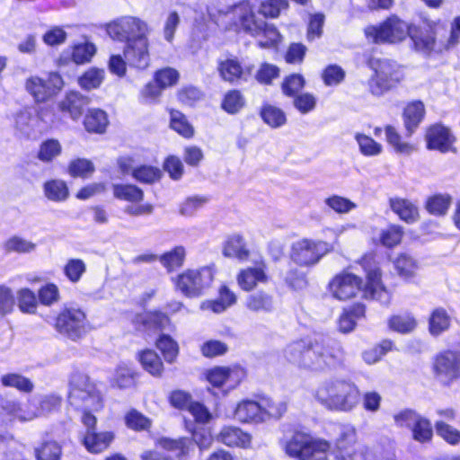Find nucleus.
<instances>
[{
	"mask_svg": "<svg viewBox=\"0 0 460 460\" xmlns=\"http://www.w3.org/2000/svg\"><path fill=\"white\" fill-rule=\"evenodd\" d=\"M282 355L298 368L326 373L344 366L346 351L340 341L305 336L289 342Z\"/></svg>",
	"mask_w": 460,
	"mask_h": 460,
	"instance_id": "nucleus-1",
	"label": "nucleus"
},
{
	"mask_svg": "<svg viewBox=\"0 0 460 460\" xmlns=\"http://www.w3.org/2000/svg\"><path fill=\"white\" fill-rule=\"evenodd\" d=\"M327 290L332 298L341 302L353 300L358 296L363 300L376 301L388 294L383 281V270L378 266L367 271V279L348 270H342L330 279Z\"/></svg>",
	"mask_w": 460,
	"mask_h": 460,
	"instance_id": "nucleus-2",
	"label": "nucleus"
},
{
	"mask_svg": "<svg viewBox=\"0 0 460 460\" xmlns=\"http://www.w3.org/2000/svg\"><path fill=\"white\" fill-rule=\"evenodd\" d=\"M108 35L116 40L125 41L124 55L129 66L145 69L149 66V26L136 16H121L107 24Z\"/></svg>",
	"mask_w": 460,
	"mask_h": 460,
	"instance_id": "nucleus-3",
	"label": "nucleus"
},
{
	"mask_svg": "<svg viewBox=\"0 0 460 460\" xmlns=\"http://www.w3.org/2000/svg\"><path fill=\"white\" fill-rule=\"evenodd\" d=\"M69 402L72 405L82 409V422L87 430H95L96 417L93 412L103 407L102 398L96 385L88 376L75 374L70 381Z\"/></svg>",
	"mask_w": 460,
	"mask_h": 460,
	"instance_id": "nucleus-4",
	"label": "nucleus"
},
{
	"mask_svg": "<svg viewBox=\"0 0 460 460\" xmlns=\"http://www.w3.org/2000/svg\"><path fill=\"white\" fill-rule=\"evenodd\" d=\"M441 30L446 31V26L440 19L423 17L420 24L409 22L407 38L411 40V49L428 58L446 54L443 37H439Z\"/></svg>",
	"mask_w": 460,
	"mask_h": 460,
	"instance_id": "nucleus-5",
	"label": "nucleus"
},
{
	"mask_svg": "<svg viewBox=\"0 0 460 460\" xmlns=\"http://www.w3.org/2000/svg\"><path fill=\"white\" fill-rule=\"evenodd\" d=\"M359 390L352 382L335 379L321 384L314 392L315 400L329 411H349L357 404Z\"/></svg>",
	"mask_w": 460,
	"mask_h": 460,
	"instance_id": "nucleus-6",
	"label": "nucleus"
},
{
	"mask_svg": "<svg viewBox=\"0 0 460 460\" xmlns=\"http://www.w3.org/2000/svg\"><path fill=\"white\" fill-rule=\"evenodd\" d=\"M332 444L325 438L313 436L303 429H295L285 442L284 451L296 460H315L328 457Z\"/></svg>",
	"mask_w": 460,
	"mask_h": 460,
	"instance_id": "nucleus-7",
	"label": "nucleus"
},
{
	"mask_svg": "<svg viewBox=\"0 0 460 460\" xmlns=\"http://www.w3.org/2000/svg\"><path fill=\"white\" fill-rule=\"evenodd\" d=\"M60 403L61 398L55 394L46 395L37 402H30L25 409L15 402H7L3 407L2 421H30L56 410Z\"/></svg>",
	"mask_w": 460,
	"mask_h": 460,
	"instance_id": "nucleus-8",
	"label": "nucleus"
},
{
	"mask_svg": "<svg viewBox=\"0 0 460 460\" xmlns=\"http://www.w3.org/2000/svg\"><path fill=\"white\" fill-rule=\"evenodd\" d=\"M409 22L397 14H390L377 24L364 29L366 38L375 44H399L408 36Z\"/></svg>",
	"mask_w": 460,
	"mask_h": 460,
	"instance_id": "nucleus-9",
	"label": "nucleus"
},
{
	"mask_svg": "<svg viewBox=\"0 0 460 460\" xmlns=\"http://www.w3.org/2000/svg\"><path fill=\"white\" fill-rule=\"evenodd\" d=\"M214 270L203 267L197 270H187L173 279L178 291L188 297H198L208 289L214 280Z\"/></svg>",
	"mask_w": 460,
	"mask_h": 460,
	"instance_id": "nucleus-10",
	"label": "nucleus"
},
{
	"mask_svg": "<svg viewBox=\"0 0 460 460\" xmlns=\"http://www.w3.org/2000/svg\"><path fill=\"white\" fill-rule=\"evenodd\" d=\"M330 251V244L324 241L302 238L291 244L289 258L299 267H312Z\"/></svg>",
	"mask_w": 460,
	"mask_h": 460,
	"instance_id": "nucleus-11",
	"label": "nucleus"
},
{
	"mask_svg": "<svg viewBox=\"0 0 460 460\" xmlns=\"http://www.w3.org/2000/svg\"><path fill=\"white\" fill-rule=\"evenodd\" d=\"M63 87V78L57 72H50L46 77L32 75L27 77L24 82L26 92L36 103L47 102L58 94Z\"/></svg>",
	"mask_w": 460,
	"mask_h": 460,
	"instance_id": "nucleus-12",
	"label": "nucleus"
},
{
	"mask_svg": "<svg viewBox=\"0 0 460 460\" xmlns=\"http://www.w3.org/2000/svg\"><path fill=\"white\" fill-rule=\"evenodd\" d=\"M431 371L443 386L449 387L460 379V352L443 349L432 358Z\"/></svg>",
	"mask_w": 460,
	"mask_h": 460,
	"instance_id": "nucleus-13",
	"label": "nucleus"
},
{
	"mask_svg": "<svg viewBox=\"0 0 460 460\" xmlns=\"http://www.w3.org/2000/svg\"><path fill=\"white\" fill-rule=\"evenodd\" d=\"M56 329L71 340L81 338L88 329L84 312L75 306L65 307L57 317Z\"/></svg>",
	"mask_w": 460,
	"mask_h": 460,
	"instance_id": "nucleus-14",
	"label": "nucleus"
},
{
	"mask_svg": "<svg viewBox=\"0 0 460 460\" xmlns=\"http://www.w3.org/2000/svg\"><path fill=\"white\" fill-rule=\"evenodd\" d=\"M402 79L403 75L399 67L386 62L369 78V92L373 95L380 96L399 84Z\"/></svg>",
	"mask_w": 460,
	"mask_h": 460,
	"instance_id": "nucleus-15",
	"label": "nucleus"
},
{
	"mask_svg": "<svg viewBox=\"0 0 460 460\" xmlns=\"http://www.w3.org/2000/svg\"><path fill=\"white\" fill-rule=\"evenodd\" d=\"M424 138L428 150H436L442 154L452 151L456 140L451 129L441 122L429 125L425 129Z\"/></svg>",
	"mask_w": 460,
	"mask_h": 460,
	"instance_id": "nucleus-16",
	"label": "nucleus"
},
{
	"mask_svg": "<svg viewBox=\"0 0 460 460\" xmlns=\"http://www.w3.org/2000/svg\"><path fill=\"white\" fill-rule=\"evenodd\" d=\"M262 22V20L257 18L252 5L248 1L232 5V25H234L237 31L255 38Z\"/></svg>",
	"mask_w": 460,
	"mask_h": 460,
	"instance_id": "nucleus-17",
	"label": "nucleus"
},
{
	"mask_svg": "<svg viewBox=\"0 0 460 460\" xmlns=\"http://www.w3.org/2000/svg\"><path fill=\"white\" fill-rule=\"evenodd\" d=\"M335 460H353L358 453L357 433L354 428L341 426L332 451Z\"/></svg>",
	"mask_w": 460,
	"mask_h": 460,
	"instance_id": "nucleus-18",
	"label": "nucleus"
},
{
	"mask_svg": "<svg viewBox=\"0 0 460 460\" xmlns=\"http://www.w3.org/2000/svg\"><path fill=\"white\" fill-rule=\"evenodd\" d=\"M268 267L263 260L256 261L253 266L243 269L237 275L236 279L240 288L244 291H252L258 283L269 281Z\"/></svg>",
	"mask_w": 460,
	"mask_h": 460,
	"instance_id": "nucleus-19",
	"label": "nucleus"
},
{
	"mask_svg": "<svg viewBox=\"0 0 460 460\" xmlns=\"http://www.w3.org/2000/svg\"><path fill=\"white\" fill-rule=\"evenodd\" d=\"M426 107L421 100L407 102L402 111V119L406 137H411L424 121Z\"/></svg>",
	"mask_w": 460,
	"mask_h": 460,
	"instance_id": "nucleus-20",
	"label": "nucleus"
},
{
	"mask_svg": "<svg viewBox=\"0 0 460 460\" xmlns=\"http://www.w3.org/2000/svg\"><path fill=\"white\" fill-rule=\"evenodd\" d=\"M234 416L242 423H263L261 415L260 394H255L252 398H245L237 402L234 410Z\"/></svg>",
	"mask_w": 460,
	"mask_h": 460,
	"instance_id": "nucleus-21",
	"label": "nucleus"
},
{
	"mask_svg": "<svg viewBox=\"0 0 460 460\" xmlns=\"http://www.w3.org/2000/svg\"><path fill=\"white\" fill-rule=\"evenodd\" d=\"M366 313L367 305L361 301L344 306L337 320L339 332L347 334L354 331L358 321L366 317Z\"/></svg>",
	"mask_w": 460,
	"mask_h": 460,
	"instance_id": "nucleus-22",
	"label": "nucleus"
},
{
	"mask_svg": "<svg viewBox=\"0 0 460 460\" xmlns=\"http://www.w3.org/2000/svg\"><path fill=\"white\" fill-rule=\"evenodd\" d=\"M89 104V98L79 92L71 91L66 93L64 98L58 103L60 112L67 114L73 120H78L85 106Z\"/></svg>",
	"mask_w": 460,
	"mask_h": 460,
	"instance_id": "nucleus-23",
	"label": "nucleus"
},
{
	"mask_svg": "<svg viewBox=\"0 0 460 460\" xmlns=\"http://www.w3.org/2000/svg\"><path fill=\"white\" fill-rule=\"evenodd\" d=\"M454 309L448 310L443 306L434 307L428 318V331L433 337H438L447 332L452 325Z\"/></svg>",
	"mask_w": 460,
	"mask_h": 460,
	"instance_id": "nucleus-24",
	"label": "nucleus"
},
{
	"mask_svg": "<svg viewBox=\"0 0 460 460\" xmlns=\"http://www.w3.org/2000/svg\"><path fill=\"white\" fill-rule=\"evenodd\" d=\"M391 210L406 224L411 225L419 221L420 215L418 206L411 200L400 197L389 199Z\"/></svg>",
	"mask_w": 460,
	"mask_h": 460,
	"instance_id": "nucleus-25",
	"label": "nucleus"
},
{
	"mask_svg": "<svg viewBox=\"0 0 460 460\" xmlns=\"http://www.w3.org/2000/svg\"><path fill=\"white\" fill-rule=\"evenodd\" d=\"M260 394L261 415L263 423L270 420H279L284 417L288 411V402L286 401L275 400L269 394Z\"/></svg>",
	"mask_w": 460,
	"mask_h": 460,
	"instance_id": "nucleus-26",
	"label": "nucleus"
},
{
	"mask_svg": "<svg viewBox=\"0 0 460 460\" xmlns=\"http://www.w3.org/2000/svg\"><path fill=\"white\" fill-rule=\"evenodd\" d=\"M134 323L143 332L163 331L170 325V319L161 312L149 311L136 315Z\"/></svg>",
	"mask_w": 460,
	"mask_h": 460,
	"instance_id": "nucleus-27",
	"label": "nucleus"
},
{
	"mask_svg": "<svg viewBox=\"0 0 460 460\" xmlns=\"http://www.w3.org/2000/svg\"><path fill=\"white\" fill-rule=\"evenodd\" d=\"M393 266L399 278L406 283L413 282L418 275L419 263L408 252H399L393 260Z\"/></svg>",
	"mask_w": 460,
	"mask_h": 460,
	"instance_id": "nucleus-28",
	"label": "nucleus"
},
{
	"mask_svg": "<svg viewBox=\"0 0 460 460\" xmlns=\"http://www.w3.org/2000/svg\"><path fill=\"white\" fill-rule=\"evenodd\" d=\"M137 359L142 368L154 377H161L164 366L160 356L152 349H145L137 353Z\"/></svg>",
	"mask_w": 460,
	"mask_h": 460,
	"instance_id": "nucleus-29",
	"label": "nucleus"
},
{
	"mask_svg": "<svg viewBox=\"0 0 460 460\" xmlns=\"http://www.w3.org/2000/svg\"><path fill=\"white\" fill-rule=\"evenodd\" d=\"M113 439L114 434L111 431L87 430L83 438V444L90 453L97 454L105 450Z\"/></svg>",
	"mask_w": 460,
	"mask_h": 460,
	"instance_id": "nucleus-30",
	"label": "nucleus"
},
{
	"mask_svg": "<svg viewBox=\"0 0 460 460\" xmlns=\"http://www.w3.org/2000/svg\"><path fill=\"white\" fill-rule=\"evenodd\" d=\"M388 328L400 334L413 332L418 326V320L411 312L392 314L387 320Z\"/></svg>",
	"mask_w": 460,
	"mask_h": 460,
	"instance_id": "nucleus-31",
	"label": "nucleus"
},
{
	"mask_svg": "<svg viewBox=\"0 0 460 460\" xmlns=\"http://www.w3.org/2000/svg\"><path fill=\"white\" fill-rule=\"evenodd\" d=\"M39 124V118L34 115L32 109L26 108L19 111L14 119L17 132L25 137L35 135Z\"/></svg>",
	"mask_w": 460,
	"mask_h": 460,
	"instance_id": "nucleus-32",
	"label": "nucleus"
},
{
	"mask_svg": "<svg viewBox=\"0 0 460 460\" xmlns=\"http://www.w3.org/2000/svg\"><path fill=\"white\" fill-rule=\"evenodd\" d=\"M453 198L448 193H433L427 197L424 202V208L429 215L435 217H444L447 214Z\"/></svg>",
	"mask_w": 460,
	"mask_h": 460,
	"instance_id": "nucleus-33",
	"label": "nucleus"
},
{
	"mask_svg": "<svg viewBox=\"0 0 460 460\" xmlns=\"http://www.w3.org/2000/svg\"><path fill=\"white\" fill-rule=\"evenodd\" d=\"M259 115L262 121L271 128H278L287 123L285 111L270 102H263L260 108Z\"/></svg>",
	"mask_w": 460,
	"mask_h": 460,
	"instance_id": "nucleus-34",
	"label": "nucleus"
},
{
	"mask_svg": "<svg viewBox=\"0 0 460 460\" xmlns=\"http://www.w3.org/2000/svg\"><path fill=\"white\" fill-rule=\"evenodd\" d=\"M404 229L402 226L389 224L380 231L378 241L376 243L392 250L402 243Z\"/></svg>",
	"mask_w": 460,
	"mask_h": 460,
	"instance_id": "nucleus-35",
	"label": "nucleus"
},
{
	"mask_svg": "<svg viewBox=\"0 0 460 460\" xmlns=\"http://www.w3.org/2000/svg\"><path fill=\"white\" fill-rule=\"evenodd\" d=\"M110 381L113 386L121 389L129 388L135 385L136 372L129 365L120 363L114 369Z\"/></svg>",
	"mask_w": 460,
	"mask_h": 460,
	"instance_id": "nucleus-36",
	"label": "nucleus"
},
{
	"mask_svg": "<svg viewBox=\"0 0 460 460\" xmlns=\"http://www.w3.org/2000/svg\"><path fill=\"white\" fill-rule=\"evenodd\" d=\"M411 432L412 439L420 444L430 443L434 435L431 421L421 414L411 426Z\"/></svg>",
	"mask_w": 460,
	"mask_h": 460,
	"instance_id": "nucleus-37",
	"label": "nucleus"
},
{
	"mask_svg": "<svg viewBox=\"0 0 460 460\" xmlns=\"http://www.w3.org/2000/svg\"><path fill=\"white\" fill-rule=\"evenodd\" d=\"M2 249L5 253L26 254L34 252L37 244L20 235H12L4 241Z\"/></svg>",
	"mask_w": 460,
	"mask_h": 460,
	"instance_id": "nucleus-38",
	"label": "nucleus"
},
{
	"mask_svg": "<svg viewBox=\"0 0 460 460\" xmlns=\"http://www.w3.org/2000/svg\"><path fill=\"white\" fill-rule=\"evenodd\" d=\"M84 124L88 132L103 133L109 124L106 112L101 109L88 110Z\"/></svg>",
	"mask_w": 460,
	"mask_h": 460,
	"instance_id": "nucleus-39",
	"label": "nucleus"
},
{
	"mask_svg": "<svg viewBox=\"0 0 460 460\" xmlns=\"http://www.w3.org/2000/svg\"><path fill=\"white\" fill-rule=\"evenodd\" d=\"M155 344L166 363L172 364L176 361L180 349L178 342L170 335L160 334Z\"/></svg>",
	"mask_w": 460,
	"mask_h": 460,
	"instance_id": "nucleus-40",
	"label": "nucleus"
},
{
	"mask_svg": "<svg viewBox=\"0 0 460 460\" xmlns=\"http://www.w3.org/2000/svg\"><path fill=\"white\" fill-rule=\"evenodd\" d=\"M387 143L394 149L395 152L400 154H411L415 150V146L405 142L401 133L397 128L391 125H385L384 128Z\"/></svg>",
	"mask_w": 460,
	"mask_h": 460,
	"instance_id": "nucleus-41",
	"label": "nucleus"
},
{
	"mask_svg": "<svg viewBox=\"0 0 460 460\" xmlns=\"http://www.w3.org/2000/svg\"><path fill=\"white\" fill-rule=\"evenodd\" d=\"M256 37L261 36L263 40L258 42V46L262 49H270L276 47L281 40V34L277 27L265 21L260 26Z\"/></svg>",
	"mask_w": 460,
	"mask_h": 460,
	"instance_id": "nucleus-42",
	"label": "nucleus"
},
{
	"mask_svg": "<svg viewBox=\"0 0 460 460\" xmlns=\"http://www.w3.org/2000/svg\"><path fill=\"white\" fill-rule=\"evenodd\" d=\"M112 190L114 197L118 199L137 203L144 199L143 190L133 184H114Z\"/></svg>",
	"mask_w": 460,
	"mask_h": 460,
	"instance_id": "nucleus-43",
	"label": "nucleus"
},
{
	"mask_svg": "<svg viewBox=\"0 0 460 460\" xmlns=\"http://www.w3.org/2000/svg\"><path fill=\"white\" fill-rule=\"evenodd\" d=\"M305 79L303 75L299 73H292L283 78L280 88L282 93L289 98H293L305 88Z\"/></svg>",
	"mask_w": 460,
	"mask_h": 460,
	"instance_id": "nucleus-44",
	"label": "nucleus"
},
{
	"mask_svg": "<svg viewBox=\"0 0 460 460\" xmlns=\"http://www.w3.org/2000/svg\"><path fill=\"white\" fill-rule=\"evenodd\" d=\"M289 8L288 0H262L258 12L266 19H277L283 11Z\"/></svg>",
	"mask_w": 460,
	"mask_h": 460,
	"instance_id": "nucleus-45",
	"label": "nucleus"
},
{
	"mask_svg": "<svg viewBox=\"0 0 460 460\" xmlns=\"http://www.w3.org/2000/svg\"><path fill=\"white\" fill-rule=\"evenodd\" d=\"M230 305V292L228 287L224 285L219 289V297L214 300H205L200 304L202 311H211L215 314H220L226 310Z\"/></svg>",
	"mask_w": 460,
	"mask_h": 460,
	"instance_id": "nucleus-46",
	"label": "nucleus"
},
{
	"mask_svg": "<svg viewBox=\"0 0 460 460\" xmlns=\"http://www.w3.org/2000/svg\"><path fill=\"white\" fill-rule=\"evenodd\" d=\"M45 196L56 202L66 200L69 195L66 183L62 180H51L44 184Z\"/></svg>",
	"mask_w": 460,
	"mask_h": 460,
	"instance_id": "nucleus-47",
	"label": "nucleus"
},
{
	"mask_svg": "<svg viewBox=\"0 0 460 460\" xmlns=\"http://www.w3.org/2000/svg\"><path fill=\"white\" fill-rule=\"evenodd\" d=\"M394 343L390 339H384L374 347L366 349L362 353L363 359L367 364H374L379 361L387 352L392 351Z\"/></svg>",
	"mask_w": 460,
	"mask_h": 460,
	"instance_id": "nucleus-48",
	"label": "nucleus"
},
{
	"mask_svg": "<svg viewBox=\"0 0 460 460\" xmlns=\"http://www.w3.org/2000/svg\"><path fill=\"white\" fill-rule=\"evenodd\" d=\"M246 307L252 312H270L273 308V298L270 295L260 291L248 296Z\"/></svg>",
	"mask_w": 460,
	"mask_h": 460,
	"instance_id": "nucleus-49",
	"label": "nucleus"
},
{
	"mask_svg": "<svg viewBox=\"0 0 460 460\" xmlns=\"http://www.w3.org/2000/svg\"><path fill=\"white\" fill-rule=\"evenodd\" d=\"M105 77L103 69L92 67L85 71L79 78L78 84L84 90H93L99 88Z\"/></svg>",
	"mask_w": 460,
	"mask_h": 460,
	"instance_id": "nucleus-50",
	"label": "nucleus"
},
{
	"mask_svg": "<svg viewBox=\"0 0 460 460\" xmlns=\"http://www.w3.org/2000/svg\"><path fill=\"white\" fill-rule=\"evenodd\" d=\"M325 16L323 13H311L308 16L305 37L308 42L320 39L323 34Z\"/></svg>",
	"mask_w": 460,
	"mask_h": 460,
	"instance_id": "nucleus-51",
	"label": "nucleus"
},
{
	"mask_svg": "<svg viewBox=\"0 0 460 460\" xmlns=\"http://www.w3.org/2000/svg\"><path fill=\"white\" fill-rule=\"evenodd\" d=\"M170 126L178 134L185 138H190L194 136L193 127L181 112L172 110L170 111Z\"/></svg>",
	"mask_w": 460,
	"mask_h": 460,
	"instance_id": "nucleus-52",
	"label": "nucleus"
},
{
	"mask_svg": "<svg viewBox=\"0 0 460 460\" xmlns=\"http://www.w3.org/2000/svg\"><path fill=\"white\" fill-rule=\"evenodd\" d=\"M161 176L162 171L153 165L143 164L132 171L133 179L141 183H153L159 181Z\"/></svg>",
	"mask_w": 460,
	"mask_h": 460,
	"instance_id": "nucleus-53",
	"label": "nucleus"
},
{
	"mask_svg": "<svg viewBox=\"0 0 460 460\" xmlns=\"http://www.w3.org/2000/svg\"><path fill=\"white\" fill-rule=\"evenodd\" d=\"M437 435L450 446L460 444V430L443 420H437L434 424Z\"/></svg>",
	"mask_w": 460,
	"mask_h": 460,
	"instance_id": "nucleus-54",
	"label": "nucleus"
},
{
	"mask_svg": "<svg viewBox=\"0 0 460 460\" xmlns=\"http://www.w3.org/2000/svg\"><path fill=\"white\" fill-rule=\"evenodd\" d=\"M346 77L345 70L339 65H327L321 73V78L326 86H336Z\"/></svg>",
	"mask_w": 460,
	"mask_h": 460,
	"instance_id": "nucleus-55",
	"label": "nucleus"
},
{
	"mask_svg": "<svg viewBox=\"0 0 460 460\" xmlns=\"http://www.w3.org/2000/svg\"><path fill=\"white\" fill-rule=\"evenodd\" d=\"M95 167L91 160L85 158H76L72 160L67 167V172L72 177L88 178Z\"/></svg>",
	"mask_w": 460,
	"mask_h": 460,
	"instance_id": "nucleus-56",
	"label": "nucleus"
},
{
	"mask_svg": "<svg viewBox=\"0 0 460 460\" xmlns=\"http://www.w3.org/2000/svg\"><path fill=\"white\" fill-rule=\"evenodd\" d=\"M307 48L301 42H291L284 53V60L289 65H301L304 63Z\"/></svg>",
	"mask_w": 460,
	"mask_h": 460,
	"instance_id": "nucleus-57",
	"label": "nucleus"
},
{
	"mask_svg": "<svg viewBox=\"0 0 460 460\" xmlns=\"http://www.w3.org/2000/svg\"><path fill=\"white\" fill-rule=\"evenodd\" d=\"M1 383L4 386L13 387L21 392L25 393H29L33 389V384L30 379L14 373L2 376Z\"/></svg>",
	"mask_w": 460,
	"mask_h": 460,
	"instance_id": "nucleus-58",
	"label": "nucleus"
},
{
	"mask_svg": "<svg viewBox=\"0 0 460 460\" xmlns=\"http://www.w3.org/2000/svg\"><path fill=\"white\" fill-rule=\"evenodd\" d=\"M125 423L128 429L141 431L147 430L151 427L152 421L138 411L132 409L126 413Z\"/></svg>",
	"mask_w": 460,
	"mask_h": 460,
	"instance_id": "nucleus-59",
	"label": "nucleus"
},
{
	"mask_svg": "<svg viewBox=\"0 0 460 460\" xmlns=\"http://www.w3.org/2000/svg\"><path fill=\"white\" fill-rule=\"evenodd\" d=\"M355 138L358 144L360 153L365 156H375L381 154L383 146L374 138L362 133H358Z\"/></svg>",
	"mask_w": 460,
	"mask_h": 460,
	"instance_id": "nucleus-60",
	"label": "nucleus"
},
{
	"mask_svg": "<svg viewBox=\"0 0 460 460\" xmlns=\"http://www.w3.org/2000/svg\"><path fill=\"white\" fill-rule=\"evenodd\" d=\"M62 152V146L57 139H48L44 141L38 153V158L42 162H51Z\"/></svg>",
	"mask_w": 460,
	"mask_h": 460,
	"instance_id": "nucleus-61",
	"label": "nucleus"
},
{
	"mask_svg": "<svg viewBox=\"0 0 460 460\" xmlns=\"http://www.w3.org/2000/svg\"><path fill=\"white\" fill-rule=\"evenodd\" d=\"M185 258V249L182 246H177L172 251L165 252L160 257V261L168 270L181 267Z\"/></svg>",
	"mask_w": 460,
	"mask_h": 460,
	"instance_id": "nucleus-62",
	"label": "nucleus"
},
{
	"mask_svg": "<svg viewBox=\"0 0 460 460\" xmlns=\"http://www.w3.org/2000/svg\"><path fill=\"white\" fill-rule=\"evenodd\" d=\"M18 307L24 314H34L38 302L34 292L29 288H22L17 292Z\"/></svg>",
	"mask_w": 460,
	"mask_h": 460,
	"instance_id": "nucleus-63",
	"label": "nucleus"
},
{
	"mask_svg": "<svg viewBox=\"0 0 460 460\" xmlns=\"http://www.w3.org/2000/svg\"><path fill=\"white\" fill-rule=\"evenodd\" d=\"M293 99L294 107L301 113L307 114L313 111L317 104V99L312 93H300Z\"/></svg>",
	"mask_w": 460,
	"mask_h": 460,
	"instance_id": "nucleus-64",
	"label": "nucleus"
}]
</instances>
